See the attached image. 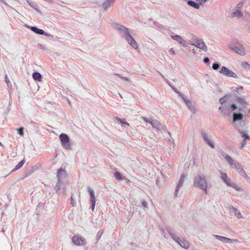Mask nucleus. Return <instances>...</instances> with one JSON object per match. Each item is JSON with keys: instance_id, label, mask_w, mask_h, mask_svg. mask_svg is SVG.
Returning <instances> with one entry per match:
<instances>
[{"instance_id": "f257e3e1", "label": "nucleus", "mask_w": 250, "mask_h": 250, "mask_svg": "<svg viewBox=\"0 0 250 250\" xmlns=\"http://www.w3.org/2000/svg\"><path fill=\"white\" fill-rule=\"evenodd\" d=\"M112 26L132 48L135 49H137L138 48L137 42L131 35L127 28L120 23L115 22L113 23Z\"/></svg>"}, {"instance_id": "f03ea898", "label": "nucleus", "mask_w": 250, "mask_h": 250, "mask_svg": "<svg viewBox=\"0 0 250 250\" xmlns=\"http://www.w3.org/2000/svg\"><path fill=\"white\" fill-rule=\"evenodd\" d=\"M193 186L195 188L203 190L206 194L208 193V181L204 174H197L195 175Z\"/></svg>"}, {"instance_id": "7ed1b4c3", "label": "nucleus", "mask_w": 250, "mask_h": 250, "mask_svg": "<svg viewBox=\"0 0 250 250\" xmlns=\"http://www.w3.org/2000/svg\"><path fill=\"white\" fill-rule=\"evenodd\" d=\"M236 103L242 107H239L238 110L240 112H243L246 114L247 116L250 114V108L247 107L248 103L245 97H237L235 99Z\"/></svg>"}, {"instance_id": "20e7f679", "label": "nucleus", "mask_w": 250, "mask_h": 250, "mask_svg": "<svg viewBox=\"0 0 250 250\" xmlns=\"http://www.w3.org/2000/svg\"><path fill=\"white\" fill-rule=\"evenodd\" d=\"M167 231L170 235L172 239L177 244H178L182 248L185 249H188L190 246L189 243L188 241H182L180 238L173 231L167 229Z\"/></svg>"}, {"instance_id": "39448f33", "label": "nucleus", "mask_w": 250, "mask_h": 250, "mask_svg": "<svg viewBox=\"0 0 250 250\" xmlns=\"http://www.w3.org/2000/svg\"><path fill=\"white\" fill-rule=\"evenodd\" d=\"M192 40L193 42L191 44L192 45L195 46L196 47L201 49L205 52L207 51V46H206L205 43L201 39L193 35Z\"/></svg>"}, {"instance_id": "423d86ee", "label": "nucleus", "mask_w": 250, "mask_h": 250, "mask_svg": "<svg viewBox=\"0 0 250 250\" xmlns=\"http://www.w3.org/2000/svg\"><path fill=\"white\" fill-rule=\"evenodd\" d=\"M59 138L61 140L62 146L66 149H70V145L69 144L70 139L68 135L61 133L59 136Z\"/></svg>"}, {"instance_id": "0eeeda50", "label": "nucleus", "mask_w": 250, "mask_h": 250, "mask_svg": "<svg viewBox=\"0 0 250 250\" xmlns=\"http://www.w3.org/2000/svg\"><path fill=\"white\" fill-rule=\"evenodd\" d=\"M72 240L73 243L76 246H82L86 244L85 239L80 235H74Z\"/></svg>"}, {"instance_id": "6e6552de", "label": "nucleus", "mask_w": 250, "mask_h": 250, "mask_svg": "<svg viewBox=\"0 0 250 250\" xmlns=\"http://www.w3.org/2000/svg\"><path fill=\"white\" fill-rule=\"evenodd\" d=\"M219 73L227 77H232L234 78H238L237 75L234 72L231 70H229L227 67L225 66L222 67L221 70L219 71Z\"/></svg>"}, {"instance_id": "1a4fd4ad", "label": "nucleus", "mask_w": 250, "mask_h": 250, "mask_svg": "<svg viewBox=\"0 0 250 250\" xmlns=\"http://www.w3.org/2000/svg\"><path fill=\"white\" fill-rule=\"evenodd\" d=\"M87 191L90 196V202L91 204V208L92 211H93L94 210L96 204V198L95 195V192L93 189L89 187H87Z\"/></svg>"}, {"instance_id": "9d476101", "label": "nucleus", "mask_w": 250, "mask_h": 250, "mask_svg": "<svg viewBox=\"0 0 250 250\" xmlns=\"http://www.w3.org/2000/svg\"><path fill=\"white\" fill-rule=\"evenodd\" d=\"M149 124L152 125L154 129H156L158 131H165L167 130L165 125H162L158 121L154 120L149 122Z\"/></svg>"}, {"instance_id": "9b49d317", "label": "nucleus", "mask_w": 250, "mask_h": 250, "mask_svg": "<svg viewBox=\"0 0 250 250\" xmlns=\"http://www.w3.org/2000/svg\"><path fill=\"white\" fill-rule=\"evenodd\" d=\"M201 135L204 141L211 148H214L215 145L214 143L209 139V137L208 134L205 130H201Z\"/></svg>"}, {"instance_id": "f8f14e48", "label": "nucleus", "mask_w": 250, "mask_h": 250, "mask_svg": "<svg viewBox=\"0 0 250 250\" xmlns=\"http://www.w3.org/2000/svg\"><path fill=\"white\" fill-rule=\"evenodd\" d=\"M187 176V174L186 173H183L181 175L180 178L179 180V182L177 184V185L176 187L175 190L174 192V196L175 197L177 196L178 192L180 188L182 187V186H183V183H184L185 180Z\"/></svg>"}, {"instance_id": "ddd939ff", "label": "nucleus", "mask_w": 250, "mask_h": 250, "mask_svg": "<svg viewBox=\"0 0 250 250\" xmlns=\"http://www.w3.org/2000/svg\"><path fill=\"white\" fill-rule=\"evenodd\" d=\"M183 101L185 103L192 114H195L196 112V109L195 107L194 104L189 99L186 98V96L183 97Z\"/></svg>"}, {"instance_id": "4468645a", "label": "nucleus", "mask_w": 250, "mask_h": 250, "mask_svg": "<svg viewBox=\"0 0 250 250\" xmlns=\"http://www.w3.org/2000/svg\"><path fill=\"white\" fill-rule=\"evenodd\" d=\"M116 0H106L102 4V7L105 11H107L115 3Z\"/></svg>"}, {"instance_id": "2eb2a0df", "label": "nucleus", "mask_w": 250, "mask_h": 250, "mask_svg": "<svg viewBox=\"0 0 250 250\" xmlns=\"http://www.w3.org/2000/svg\"><path fill=\"white\" fill-rule=\"evenodd\" d=\"M171 38H172L174 40L180 44L184 46H187V42L183 39L181 36L175 35H171Z\"/></svg>"}, {"instance_id": "dca6fc26", "label": "nucleus", "mask_w": 250, "mask_h": 250, "mask_svg": "<svg viewBox=\"0 0 250 250\" xmlns=\"http://www.w3.org/2000/svg\"><path fill=\"white\" fill-rule=\"evenodd\" d=\"M66 177V171L62 168L58 169L57 172L58 180L62 181Z\"/></svg>"}, {"instance_id": "f3484780", "label": "nucleus", "mask_w": 250, "mask_h": 250, "mask_svg": "<svg viewBox=\"0 0 250 250\" xmlns=\"http://www.w3.org/2000/svg\"><path fill=\"white\" fill-rule=\"evenodd\" d=\"M220 175L221 179L227 185V186H229V184L232 183L230 179L228 177V175L226 173L221 172Z\"/></svg>"}, {"instance_id": "a211bd4d", "label": "nucleus", "mask_w": 250, "mask_h": 250, "mask_svg": "<svg viewBox=\"0 0 250 250\" xmlns=\"http://www.w3.org/2000/svg\"><path fill=\"white\" fill-rule=\"evenodd\" d=\"M230 48L235 53L240 55L243 56L245 54V52L244 48L242 46L240 47H230Z\"/></svg>"}, {"instance_id": "6ab92c4d", "label": "nucleus", "mask_w": 250, "mask_h": 250, "mask_svg": "<svg viewBox=\"0 0 250 250\" xmlns=\"http://www.w3.org/2000/svg\"><path fill=\"white\" fill-rule=\"evenodd\" d=\"M214 236L217 239V240L223 242L225 243H231V239L226 237H224L220 235H214Z\"/></svg>"}, {"instance_id": "aec40b11", "label": "nucleus", "mask_w": 250, "mask_h": 250, "mask_svg": "<svg viewBox=\"0 0 250 250\" xmlns=\"http://www.w3.org/2000/svg\"><path fill=\"white\" fill-rule=\"evenodd\" d=\"M244 117V115L242 114V113H233V121L234 122L240 121L243 119Z\"/></svg>"}, {"instance_id": "412c9836", "label": "nucleus", "mask_w": 250, "mask_h": 250, "mask_svg": "<svg viewBox=\"0 0 250 250\" xmlns=\"http://www.w3.org/2000/svg\"><path fill=\"white\" fill-rule=\"evenodd\" d=\"M234 126L239 131L240 133L242 134V137L244 138V140H246L247 139L250 138L249 136L247 134V133L245 131H243V130H241L239 126H237L236 124L234 125Z\"/></svg>"}, {"instance_id": "4be33fe9", "label": "nucleus", "mask_w": 250, "mask_h": 250, "mask_svg": "<svg viewBox=\"0 0 250 250\" xmlns=\"http://www.w3.org/2000/svg\"><path fill=\"white\" fill-rule=\"evenodd\" d=\"M234 214V215L238 218L240 219L243 218V216L241 213V212L236 208L233 207H232L230 209Z\"/></svg>"}, {"instance_id": "5701e85b", "label": "nucleus", "mask_w": 250, "mask_h": 250, "mask_svg": "<svg viewBox=\"0 0 250 250\" xmlns=\"http://www.w3.org/2000/svg\"><path fill=\"white\" fill-rule=\"evenodd\" d=\"M62 181H60L58 180V182L55 187V189L56 190V193L59 195L61 193L60 189L61 188Z\"/></svg>"}, {"instance_id": "b1692460", "label": "nucleus", "mask_w": 250, "mask_h": 250, "mask_svg": "<svg viewBox=\"0 0 250 250\" xmlns=\"http://www.w3.org/2000/svg\"><path fill=\"white\" fill-rule=\"evenodd\" d=\"M32 77L35 80L39 82H40L42 80V75L38 72H34L32 74Z\"/></svg>"}, {"instance_id": "393cba45", "label": "nucleus", "mask_w": 250, "mask_h": 250, "mask_svg": "<svg viewBox=\"0 0 250 250\" xmlns=\"http://www.w3.org/2000/svg\"><path fill=\"white\" fill-rule=\"evenodd\" d=\"M30 29L32 31L38 34L42 35L44 33V31L43 30L39 29L37 27L31 26Z\"/></svg>"}, {"instance_id": "a878e982", "label": "nucleus", "mask_w": 250, "mask_h": 250, "mask_svg": "<svg viewBox=\"0 0 250 250\" xmlns=\"http://www.w3.org/2000/svg\"><path fill=\"white\" fill-rule=\"evenodd\" d=\"M188 4L189 6L195 8L196 9H199L200 8L199 4L198 3H196L192 0H188Z\"/></svg>"}, {"instance_id": "bb28decb", "label": "nucleus", "mask_w": 250, "mask_h": 250, "mask_svg": "<svg viewBox=\"0 0 250 250\" xmlns=\"http://www.w3.org/2000/svg\"><path fill=\"white\" fill-rule=\"evenodd\" d=\"M26 1L32 8L34 9L37 11L39 12L38 6L37 4H36L34 2L30 1L29 0H26Z\"/></svg>"}, {"instance_id": "cd10ccee", "label": "nucleus", "mask_w": 250, "mask_h": 250, "mask_svg": "<svg viewBox=\"0 0 250 250\" xmlns=\"http://www.w3.org/2000/svg\"><path fill=\"white\" fill-rule=\"evenodd\" d=\"M25 163L24 160H22L12 170L11 172L15 171L16 170L21 168Z\"/></svg>"}, {"instance_id": "c85d7f7f", "label": "nucleus", "mask_w": 250, "mask_h": 250, "mask_svg": "<svg viewBox=\"0 0 250 250\" xmlns=\"http://www.w3.org/2000/svg\"><path fill=\"white\" fill-rule=\"evenodd\" d=\"M233 15L237 18H241L243 16V13L241 12L240 10L235 9L233 13Z\"/></svg>"}, {"instance_id": "c756f323", "label": "nucleus", "mask_w": 250, "mask_h": 250, "mask_svg": "<svg viewBox=\"0 0 250 250\" xmlns=\"http://www.w3.org/2000/svg\"><path fill=\"white\" fill-rule=\"evenodd\" d=\"M225 159L228 162V163L230 165H232L233 163L235 162V161L229 155H226L225 157Z\"/></svg>"}, {"instance_id": "7c9ffc66", "label": "nucleus", "mask_w": 250, "mask_h": 250, "mask_svg": "<svg viewBox=\"0 0 250 250\" xmlns=\"http://www.w3.org/2000/svg\"><path fill=\"white\" fill-rule=\"evenodd\" d=\"M228 187H231L235 189L237 191L241 190V188L239 186H238L236 184H235V183H234L233 182H232L231 184H230Z\"/></svg>"}, {"instance_id": "2f4dec72", "label": "nucleus", "mask_w": 250, "mask_h": 250, "mask_svg": "<svg viewBox=\"0 0 250 250\" xmlns=\"http://www.w3.org/2000/svg\"><path fill=\"white\" fill-rule=\"evenodd\" d=\"M172 89L173 90V91L177 93L178 94V95L179 96H180L182 99H183V97H184L185 96L184 95L182 94V93L176 87H175L174 86V87H172Z\"/></svg>"}, {"instance_id": "473e14b6", "label": "nucleus", "mask_w": 250, "mask_h": 250, "mask_svg": "<svg viewBox=\"0 0 250 250\" xmlns=\"http://www.w3.org/2000/svg\"><path fill=\"white\" fill-rule=\"evenodd\" d=\"M114 176L116 178V179L118 180H121L122 179V176L120 173H119V172H115L114 173Z\"/></svg>"}, {"instance_id": "72a5a7b5", "label": "nucleus", "mask_w": 250, "mask_h": 250, "mask_svg": "<svg viewBox=\"0 0 250 250\" xmlns=\"http://www.w3.org/2000/svg\"><path fill=\"white\" fill-rule=\"evenodd\" d=\"M155 26L160 30H162L165 29V28L161 24L158 23H154Z\"/></svg>"}, {"instance_id": "f704fd0d", "label": "nucleus", "mask_w": 250, "mask_h": 250, "mask_svg": "<svg viewBox=\"0 0 250 250\" xmlns=\"http://www.w3.org/2000/svg\"><path fill=\"white\" fill-rule=\"evenodd\" d=\"M115 75L119 77L120 78H121L122 80H123L124 81L130 82V81L129 80V79L126 77H123L119 74H115Z\"/></svg>"}, {"instance_id": "c9c22d12", "label": "nucleus", "mask_w": 250, "mask_h": 250, "mask_svg": "<svg viewBox=\"0 0 250 250\" xmlns=\"http://www.w3.org/2000/svg\"><path fill=\"white\" fill-rule=\"evenodd\" d=\"M240 166V165L239 163L236 161H235L232 165H230L232 168H235L236 169H237Z\"/></svg>"}, {"instance_id": "e433bc0d", "label": "nucleus", "mask_w": 250, "mask_h": 250, "mask_svg": "<svg viewBox=\"0 0 250 250\" xmlns=\"http://www.w3.org/2000/svg\"><path fill=\"white\" fill-rule=\"evenodd\" d=\"M242 65L245 68L249 69H250V64L246 62H243L242 64Z\"/></svg>"}, {"instance_id": "4c0bfd02", "label": "nucleus", "mask_w": 250, "mask_h": 250, "mask_svg": "<svg viewBox=\"0 0 250 250\" xmlns=\"http://www.w3.org/2000/svg\"><path fill=\"white\" fill-rule=\"evenodd\" d=\"M243 4L244 3L242 1L239 2L236 7V9L240 10L242 8Z\"/></svg>"}, {"instance_id": "58836bf2", "label": "nucleus", "mask_w": 250, "mask_h": 250, "mask_svg": "<svg viewBox=\"0 0 250 250\" xmlns=\"http://www.w3.org/2000/svg\"><path fill=\"white\" fill-rule=\"evenodd\" d=\"M103 234V231L101 230H100L97 234L96 238L99 240L101 237L102 234Z\"/></svg>"}, {"instance_id": "ea45409f", "label": "nucleus", "mask_w": 250, "mask_h": 250, "mask_svg": "<svg viewBox=\"0 0 250 250\" xmlns=\"http://www.w3.org/2000/svg\"><path fill=\"white\" fill-rule=\"evenodd\" d=\"M212 67L213 69L216 70L219 68V64L217 63H214L212 64Z\"/></svg>"}, {"instance_id": "a19ab883", "label": "nucleus", "mask_w": 250, "mask_h": 250, "mask_svg": "<svg viewBox=\"0 0 250 250\" xmlns=\"http://www.w3.org/2000/svg\"><path fill=\"white\" fill-rule=\"evenodd\" d=\"M18 133L21 135L22 136L23 135V128L20 127L18 129Z\"/></svg>"}, {"instance_id": "79ce46f5", "label": "nucleus", "mask_w": 250, "mask_h": 250, "mask_svg": "<svg viewBox=\"0 0 250 250\" xmlns=\"http://www.w3.org/2000/svg\"><path fill=\"white\" fill-rule=\"evenodd\" d=\"M227 100V98H226V96H224L223 97H222L220 99V103L221 104H224V103L226 102Z\"/></svg>"}, {"instance_id": "37998d69", "label": "nucleus", "mask_w": 250, "mask_h": 250, "mask_svg": "<svg viewBox=\"0 0 250 250\" xmlns=\"http://www.w3.org/2000/svg\"><path fill=\"white\" fill-rule=\"evenodd\" d=\"M119 122L124 125H125L127 126H129V124L125 122V118L121 119Z\"/></svg>"}, {"instance_id": "c03bdc74", "label": "nucleus", "mask_w": 250, "mask_h": 250, "mask_svg": "<svg viewBox=\"0 0 250 250\" xmlns=\"http://www.w3.org/2000/svg\"><path fill=\"white\" fill-rule=\"evenodd\" d=\"M240 174L243 176L246 179H248L249 178V177L246 174L245 171H244V170H243L242 172H241V173H240Z\"/></svg>"}, {"instance_id": "a18cd8bd", "label": "nucleus", "mask_w": 250, "mask_h": 250, "mask_svg": "<svg viewBox=\"0 0 250 250\" xmlns=\"http://www.w3.org/2000/svg\"><path fill=\"white\" fill-rule=\"evenodd\" d=\"M240 174L243 176L246 179H248L249 178V177L246 174L245 171H244V170H243L242 172H241V173H240Z\"/></svg>"}, {"instance_id": "49530a36", "label": "nucleus", "mask_w": 250, "mask_h": 250, "mask_svg": "<svg viewBox=\"0 0 250 250\" xmlns=\"http://www.w3.org/2000/svg\"><path fill=\"white\" fill-rule=\"evenodd\" d=\"M5 79L7 86L9 87L10 86V82L7 75H5Z\"/></svg>"}, {"instance_id": "de8ad7c7", "label": "nucleus", "mask_w": 250, "mask_h": 250, "mask_svg": "<svg viewBox=\"0 0 250 250\" xmlns=\"http://www.w3.org/2000/svg\"><path fill=\"white\" fill-rule=\"evenodd\" d=\"M196 0L198 2V3L199 4V5L203 4L207 1V0Z\"/></svg>"}, {"instance_id": "09e8293b", "label": "nucleus", "mask_w": 250, "mask_h": 250, "mask_svg": "<svg viewBox=\"0 0 250 250\" xmlns=\"http://www.w3.org/2000/svg\"><path fill=\"white\" fill-rule=\"evenodd\" d=\"M142 206L144 208H148L147 207V203L145 201H143L142 202Z\"/></svg>"}, {"instance_id": "8fccbe9b", "label": "nucleus", "mask_w": 250, "mask_h": 250, "mask_svg": "<svg viewBox=\"0 0 250 250\" xmlns=\"http://www.w3.org/2000/svg\"><path fill=\"white\" fill-rule=\"evenodd\" d=\"M71 203L73 206H75L76 205V203L75 201L74 200L72 196H71Z\"/></svg>"}, {"instance_id": "3c124183", "label": "nucleus", "mask_w": 250, "mask_h": 250, "mask_svg": "<svg viewBox=\"0 0 250 250\" xmlns=\"http://www.w3.org/2000/svg\"><path fill=\"white\" fill-rule=\"evenodd\" d=\"M38 47L41 49L45 50L44 46L41 44H38Z\"/></svg>"}, {"instance_id": "603ef678", "label": "nucleus", "mask_w": 250, "mask_h": 250, "mask_svg": "<svg viewBox=\"0 0 250 250\" xmlns=\"http://www.w3.org/2000/svg\"><path fill=\"white\" fill-rule=\"evenodd\" d=\"M141 119L144 121H145L146 123H148L149 124V122H151V121H149L145 117H141Z\"/></svg>"}, {"instance_id": "864d4df0", "label": "nucleus", "mask_w": 250, "mask_h": 250, "mask_svg": "<svg viewBox=\"0 0 250 250\" xmlns=\"http://www.w3.org/2000/svg\"><path fill=\"white\" fill-rule=\"evenodd\" d=\"M236 169L237 170V171L239 174L240 173H241V172L243 170H244L241 166H240Z\"/></svg>"}, {"instance_id": "5fc2aeb1", "label": "nucleus", "mask_w": 250, "mask_h": 250, "mask_svg": "<svg viewBox=\"0 0 250 250\" xmlns=\"http://www.w3.org/2000/svg\"><path fill=\"white\" fill-rule=\"evenodd\" d=\"M245 145H246V140H243L241 142V146L240 148H243Z\"/></svg>"}, {"instance_id": "6e6d98bb", "label": "nucleus", "mask_w": 250, "mask_h": 250, "mask_svg": "<svg viewBox=\"0 0 250 250\" xmlns=\"http://www.w3.org/2000/svg\"><path fill=\"white\" fill-rule=\"evenodd\" d=\"M231 107L232 108L233 110H234L235 109L237 108L236 105L234 104H231Z\"/></svg>"}, {"instance_id": "4d7b16f0", "label": "nucleus", "mask_w": 250, "mask_h": 250, "mask_svg": "<svg viewBox=\"0 0 250 250\" xmlns=\"http://www.w3.org/2000/svg\"><path fill=\"white\" fill-rule=\"evenodd\" d=\"M209 59H208V57H206V58H205L204 59V60H203V62H204V63H207L208 62H209Z\"/></svg>"}, {"instance_id": "13d9d810", "label": "nucleus", "mask_w": 250, "mask_h": 250, "mask_svg": "<svg viewBox=\"0 0 250 250\" xmlns=\"http://www.w3.org/2000/svg\"><path fill=\"white\" fill-rule=\"evenodd\" d=\"M169 52L172 55H175V51L173 48H170L169 50Z\"/></svg>"}, {"instance_id": "bf43d9fd", "label": "nucleus", "mask_w": 250, "mask_h": 250, "mask_svg": "<svg viewBox=\"0 0 250 250\" xmlns=\"http://www.w3.org/2000/svg\"><path fill=\"white\" fill-rule=\"evenodd\" d=\"M42 35H45V36H47V37H52V35H51L49 33H46L44 31V33Z\"/></svg>"}, {"instance_id": "052dcab7", "label": "nucleus", "mask_w": 250, "mask_h": 250, "mask_svg": "<svg viewBox=\"0 0 250 250\" xmlns=\"http://www.w3.org/2000/svg\"><path fill=\"white\" fill-rule=\"evenodd\" d=\"M160 75H161V76L162 77V78H163V79H165V80L166 81V82L168 84H169V83H170L169 82V81L167 79H166L165 78V77L164 76V75H162V74H160Z\"/></svg>"}, {"instance_id": "680f3d73", "label": "nucleus", "mask_w": 250, "mask_h": 250, "mask_svg": "<svg viewBox=\"0 0 250 250\" xmlns=\"http://www.w3.org/2000/svg\"><path fill=\"white\" fill-rule=\"evenodd\" d=\"M161 233L163 234L164 237L166 239H167V237L166 236V235L165 234V231L163 229H161Z\"/></svg>"}, {"instance_id": "e2e57ef3", "label": "nucleus", "mask_w": 250, "mask_h": 250, "mask_svg": "<svg viewBox=\"0 0 250 250\" xmlns=\"http://www.w3.org/2000/svg\"><path fill=\"white\" fill-rule=\"evenodd\" d=\"M0 2H2L3 4L6 5H8L7 3L4 1L3 0H0Z\"/></svg>"}, {"instance_id": "0e129e2a", "label": "nucleus", "mask_w": 250, "mask_h": 250, "mask_svg": "<svg viewBox=\"0 0 250 250\" xmlns=\"http://www.w3.org/2000/svg\"><path fill=\"white\" fill-rule=\"evenodd\" d=\"M114 119H115V120H117L118 121L120 122V120L121 119V118H120L118 117H114Z\"/></svg>"}, {"instance_id": "69168bd1", "label": "nucleus", "mask_w": 250, "mask_h": 250, "mask_svg": "<svg viewBox=\"0 0 250 250\" xmlns=\"http://www.w3.org/2000/svg\"><path fill=\"white\" fill-rule=\"evenodd\" d=\"M231 243L233 242H239L238 240L237 239H231Z\"/></svg>"}, {"instance_id": "338daca9", "label": "nucleus", "mask_w": 250, "mask_h": 250, "mask_svg": "<svg viewBox=\"0 0 250 250\" xmlns=\"http://www.w3.org/2000/svg\"><path fill=\"white\" fill-rule=\"evenodd\" d=\"M168 85L171 87V88H172V87H174V86H173V85H172V84H171V83H169V84H168Z\"/></svg>"}, {"instance_id": "774afa93", "label": "nucleus", "mask_w": 250, "mask_h": 250, "mask_svg": "<svg viewBox=\"0 0 250 250\" xmlns=\"http://www.w3.org/2000/svg\"><path fill=\"white\" fill-rule=\"evenodd\" d=\"M192 52H193V53H194V54L196 53V52H195V49H192Z\"/></svg>"}]
</instances>
